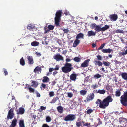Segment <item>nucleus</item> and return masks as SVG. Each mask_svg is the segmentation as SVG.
Returning <instances> with one entry per match:
<instances>
[{
    "label": "nucleus",
    "mask_w": 127,
    "mask_h": 127,
    "mask_svg": "<svg viewBox=\"0 0 127 127\" xmlns=\"http://www.w3.org/2000/svg\"><path fill=\"white\" fill-rule=\"evenodd\" d=\"M13 108H12L8 111L6 118V121L8 120L9 119H11L14 117V114L13 113Z\"/></svg>",
    "instance_id": "423d86ee"
},
{
    "label": "nucleus",
    "mask_w": 127,
    "mask_h": 127,
    "mask_svg": "<svg viewBox=\"0 0 127 127\" xmlns=\"http://www.w3.org/2000/svg\"><path fill=\"white\" fill-rule=\"evenodd\" d=\"M35 27L34 26L31 24H29L27 27V29L29 30H31L32 29L34 28Z\"/></svg>",
    "instance_id": "a878e982"
},
{
    "label": "nucleus",
    "mask_w": 127,
    "mask_h": 127,
    "mask_svg": "<svg viewBox=\"0 0 127 127\" xmlns=\"http://www.w3.org/2000/svg\"><path fill=\"white\" fill-rule=\"evenodd\" d=\"M19 111L17 112L18 114H23L25 112V110L22 107H21L19 109Z\"/></svg>",
    "instance_id": "2eb2a0df"
},
{
    "label": "nucleus",
    "mask_w": 127,
    "mask_h": 127,
    "mask_svg": "<svg viewBox=\"0 0 127 127\" xmlns=\"http://www.w3.org/2000/svg\"><path fill=\"white\" fill-rule=\"evenodd\" d=\"M84 35L82 33H80L78 34L76 37V38L77 39L81 38L83 39L84 38Z\"/></svg>",
    "instance_id": "aec40b11"
},
{
    "label": "nucleus",
    "mask_w": 127,
    "mask_h": 127,
    "mask_svg": "<svg viewBox=\"0 0 127 127\" xmlns=\"http://www.w3.org/2000/svg\"><path fill=\"white\" fill-rule=\"evenodd\" d=\"M95 33L92 31H89L88 32L87 35L89 37L92 35H95Z\"/></svg>",
    "instance_id": "393cba45"
},
{
    "label": "nucleus",
    "mask_w": 127,
    "mask_h": 127,
    "mask_svg": "<svg viewBox=\"0 0 127 127\" xmlns=\"http://www.w3.org/2000/svg\"><path fill=\"white\" fill-rule=\"evenodd\" d=\"M103 63L105 66H108L110 64V63L108 62L103 61Z\"/></svg>",
    "instance_id": "c9c22d12"
},
{
    "label": "nucleus",
    "mask_w": 127,
    "mask_h": 127,
    "mask_svg": "<svg viewBox=\"0 0 127 127\" xmlns=\"http://www.w3.org/2000/svg\"><path fill=\"white\" fill-rule=\"evenodd\" d=\"M113 99L110 96H107L104 98L102 101L101 100L98 99L97 101H96L95 103L96 104L98 103L99 102V107L102 109H105L106 107L109 104V103L112 102Z\"/></svg>",
    "instance_id": "f257e3e1"
},
{
    "label": "nucleus",
    "mask_w": 127,
    "mask_h": 127,
    "mask_svg": "<svg viewBox=\"0 0 127 127\" xmlns=\"http://www.w3.org/2000/svg\"><path fill=\"white\" fill-rule=\"evenodd\" d=\"M98 86L97 84H95V85H93L92 86V87L94 89H95L97 88Z\"/></svg>",
    "instance_id": "3c124183"
},
{
    "label": "nucleus",
    "mask_w": 127,
    "mask_h": 127,
    "mask_svg": "<svg viewBox=\"0 0 127 127\" xmlns=\"http://www.w3.org/2000/svg\"><path fill=\"white\" fill-rule=\"evenodd\" d=\"M41 68L39 66H37L34 69L33 71L35 73L37 72V73L39 74L41 72Z\"/></svg>",
    "instance_id": "f8f14e48"
},
{
    "label": "nucleus",
    "mask_w": 127,
    "mask_h": 127,
    "mask_svg": "<svg viewBox=\"0 0 127 127\" xmlns=\"http://www.w3.org/2000/svg\"><path fill=\"white\" fill-rule=\"evenodd\" d=\"M63 60V57L60 54L56 55V60L59 61L60 60Z\"/></svg>",
    "instance_id": "6ab92c4d"
},
{
    "label": "nucleus",
    "mask_w": 127,
    "mask_h": 127,
    "mask_svg": "<svg viewBox=\"0 0 127 127\" xmlns=\"http://www.w3.org/2000/svg\"><path fill=\"white\" fill-rule=\"evenodd\" d=\"M97 58V59L99 61H100L102 60V57L100 55H98L96 56Z\"/></svg>",
    "instance_id": "a18cd8bd"
},
{
    "label": "nucleus",
    "mask_w": 127,
    "mask_h": 127,
    "mask_svg": "<svg viewBox=\"0 0 127 127\" xmlns=\"http://www.w3.org/2000/svg\"><path fill=\"white\" fill-rule=\"evenodd\" d=\"M20 64L22 66H24L25 64V61L23 57L20 59Z\"/></svg>",
    "instance_id": "7c9ffc66"
},
{
    "label": "nucleus",
    "mask_w": 127,
    "mask_h": 127,
    "mask_svg": "<svg viewBox=\"0 0 127 127\" xmlns=\"http://www.w3.org/2000/svg\"><path fill=\"white\" fill-rule=\"evenodd\" d=\"M109 28V26L107 25H105L104 26L101 28V31L103 32Z\"/></svg>",
    "instance_id": "cd10ccee"
},
{
    "label": "nucleus",
    "mask_w": 127,
    "mask_h": 127,
    "mask_svg": "<svg viewBox=\"0 0 127 127\" xmlns=\"http://www.w3.org/2000/svg\"><path fill=\"white\" fill-rule=\"evenodd\" d=\"M76 77L77 75L76 74L73 73L70 75V78L71 80L75 81L76 79Z\"/></svg>",
    "instance_id": "4468645a"
},
{
    "label": "nucleus",
    "mask_w": 127,
    "mask_h": 127,
    "mask_svg": "<svg viewBox=\"0 0 127 127\" xmlns=\"http://www.w3.org/2000/svg\"><path fill=\"white\" fill-rule=\"evenodd\" d=\"M73 60L74 61L77 62H78L80 61V59L78 57H76L74 58Z\"/></svg>",
    "instance_id": "f704fd0d"
},
{
    "label": "nucleus",
    "mask_w": 127,
    "mask_h": 127,
    "mask_svg": "<svg viewBox=\"0 0 127 127\" xmlns=\"http://www.w3.org/2000/svg\"><path fill=\"white\" fill-rule=\"evenodd\" d=\"M94 29L97 32H99L101 31V27L99 25H97Z\"/></svg>",
    "instance_id": "4be33fe9"
},
{
    "label": "nucleus",
    "mask_w": 127,
    "mask_h": 127,
    "mask_svg": "<svg viewBox=\"0 0 127 127\" xmlns=\"http://www.w3.org/2000/svg\"><path fill=\"white\" fill-rule=\"evenodd\" d=\"M102 52L103 53H110L111 52L113 51L112 49H111L110 48L108 49H103L101 50Z\"/></svg>",
    "instance_id": "ddd939ff"
},
{
    "label": "nucleus",
    "mask_w": 127,
    "mask_h": 127,
    "mask_svg": "<svg viewBox=\"0 0 127 127\" xmlns=\"http://www.w3.org/2000/svg\"><path fill=\"white\" fill-rule=\"evenodd\" d=\"M31 84L32 85L31 86L35 88L37 87L38 85V82L35 81H32V82Z\"/></svg>",
    "instance_id": "a211bd4d"
},
{
    "label": "nucleus",
    "mask_w": 127,
    "mask_h": 127,
    "mask_svg": "<svg viewBox=\"0 0 127 127\" xmlns=\"http://www.w3.org/2000/svg\"><path fill=\"white\" fill-rule=\"evenodd\" d=\"M95 65L99 66H101L102 65V63L100 61L95 60L93 62Z\"/></svg>",
    "instance_id": "dca6fc26"
},
{
    "label": "nucleus",
    "mask_w": 127,
    "mask_h": 127,
    "mask_svg": "<svg viewBox=\"0 0 127 127\" xmlns=\"http://www.w3.org/2000/svg\"><path fill=\"white\" fill-rule=\"evenodd\" d=\"M96 25H97L95 23H94L91 24V27L92 28V29L94 28H95Z\"/></svg>",
    "instance_id": "49530a36"
},
{
    "label": "nucleus",
    "mask_w": 127,
    "mask_h": 127,
    "mask_svg": "<svg viewBox=\"0 0 127 127\" xmlns=\"http://www.w3.org/2000/svg\"><path fill=\"white\" fill-rule=\"evenodd\" d=\"M120 90H117L116 92L115 95L116 96H119L121 95Z\"/></svg>",
    "instance_id": "473e14b6"
},
{
    "label": "nucleus",
    "mask_w": 127,
    "mask_h": 127,
    "mask_svg": "<svg viewBox=\"0 0 127 127\" xmlns=\"http://www.w3.org/2000/svg\"><path fill=\"white\" fill-rule=\"evenodd\" d=\"M120 100L123 105L127 106V92H125L123 95L121 96Z\"/></svg>",
    "instance_id": "20e7f679"
},
{
    "label": "nucleus",
    "mask_w": 127,
    "mask_h": 127,
    "mask_svg": "<svg viewBox=\"0 0 127 127\" xmlns=\"http://www.w3.org/2000/svg\"><path fill=\"white\" fill-rule=\"evenodd\" d=\"M19 127H25L24 121L23 120H21L19 122Z\"/></svg>",
    "instance_id": "b1692460"
},
{
    "label": "nucleus",
    "mask_w": 127,
    "mask_h": 127,
    "mask_svg": "<svg viewBox=\"0 0 127 127\" xmlns=\"http://www.w3.org/2000/svg\"><path fill=\"white\" fill-rule=\"evenodd\" d=\"M67 94V95L68 97L71 98L73 96V94L71 93H68Z\"/></svg>",
    "instance_id": "8fccbe9b"
},
{
    "label": "nucleus",
    "mask_w": 127,
    "mask_h": 127,
    "mask_svg": "<svg viewBox=\"0 0 127 127\" xmlns=\"http://www.w3.org/2000/svg\"><path fill=\"white\" fill-rule=\"evenodd\" d=\"M46 108V107H44L43 106H41L40 107V109H41V111H40L39 110V112H41L42 111V110H45Z\"/></svg>",
    "instance_id": "de8ad7c7"
},
{
    "label": "nucleus",
    "mask_w": 127,
    "mask_h": 127,
    "mask_svg": "<svg viewBox=\"0 0 127 127\" xmlns=\"http://www.w3.org/2000/svg\"><path fill=\"white\" fill-rule=\"evenodd\" d=\"M39 44L38 42L36 41H34L31 43V45L33 46H38Z\"/></svg>",
    "instance_id": "c756f323"
},
{
    "label": "nucleus",
    "mask_w": 127,
    "mask_h": 127,
    "mask_svg": "<svg viewBox=\"0 0 127 127\" xmlns=\"http://www.w3.org/2000/svg\"><path fill=\"white\" fill-rule=\"evenodd\" d=\"M114 81L116 82H117V80H118V78H117V77H115L114 78Z\"/></svg>",
    "instance_id": "0e129e2a"
},
{
    "label": "nucleus",
    "mask_w": 127,
    "mask_h": 127,
    "mask_svg": "<svg viewBox=\"0 0 127 127\" xmlns=\"http://www.w3.org/2000/svg\"><path fill=\"white\" fill-rule=\"evenodd\" d=\"M42 127H49V126L46 124H44L43 125Z\"/></svg>",
    "instance_id": "052dcab7"
},
{
    "label": "nucleus",
    "mask_w": 127,
    "mask_h": 127,
    "mask_svg": "<svg viewBox=\"0 0 127 127\" xmlns=\"http://www.w3.org/2000/svg\"><path fill=\"white\" fill-rule=\"evenodd\" d=\"M62 10H59L56 12V27H60L61 26V24L60 23L61 21V18L62 16Z\"/></svg>",
    "instance_id": "f03ea898"
},
{
    "label": "nucleus",
    "mask_w": 127,
    "mask_h": 127,
    "mask_svg": "<svg viewBox=\"0 0 127 127\" xmlns=\"http://www.w3.org/2000/svg\"><path fill=\"white\" fill-rule=\"evenodd\" d=\"M125 52H122L121 53V54L122 55H125L126 54L125 53Z\"/></svg>",
    "instance_id": "774afa93"
},
{
    "label": "nucleus",
    "mask_w": 127,
    "mask_h": 127,
    "mask_svg": "<svg viewBox=\"0 0 127 127\" xmlns=\"http://www.w3.org/2000/svg\"><path fill=\"white\" fill-rule=\"evenodd\" d=\"M66 62H70L71 61V60L68 58H67L65 60Z\"/></svg>",
    "instance_id": "e2e57ef3"
},
{
    "label": "nucleus",
    "mask_w": 127,
    "mask_h": 127,
    "mask_svg": "<svg viewBox=\"0 0 127 127\" xmlns=\"http://www.w3.org/2000/svg\"><path fill=\"white\" fill-rule=\"evenodd\" d=\"M29 92L30 93H34V89L32 88L31 87L30 88H29Z\"/></svg>",
    "instance_id": "ea45409f"
},
{
    "label": "nucleus",
    "mask_w": 127,
    "mask_h": 127,
    "mask_svg": "<svg viewBox=\"0 0 127 127\" xmlns=\"http://www.w3.org/2000/svg\"><path fill=\"white\" fill-rule=\"evenodd\" d=\"M80 41L77 39H75L73 44V47H76L79 43Z\"/></svg>",
    "instance_id": "f3484780"
},
{
    "label": "nucleus",
    "mask_w": 127,
    "mask_h": 127,
    "mask_svg": "<svg viewBox=\"0 0 127 127\" xmlns=\"http://www.w3.org/2000/svg\"><path fill=\"white\" fill-rule=\"evenodd\" d=\"M49 95L50 96H52L54 95V93L53 92H50L49 93Z\"/></svg>",
    "instance_id": "5fc2aeb1"
},
{
    "label": "nucleus",
    "mask_w": 127,
    "mask_h": 127,
    "mask_svg": "<svg viewBox=\"0 0 127 127\" xmlns=\"http://www.w3.org/2000/svg\"><path fill=\"white\" fill-rule=\"evenodd\" d=\"M56 102V98H53L51 102L52 103H54Z\"/></svg>",
    "instance_id": "680f3d73"
},
{
    "label": "nucleus",
    "mask_w": 127,
    "mask_h": 127,
    "mask_svg": "<svg viewBox=\"0 0 127 127\" xmlns=\"http://www.w3.org/2000/svg\"><path fill=\"white\" fill-rule=\"evenodd\" d=\"M3 72L5 76L7 75L8 74V73L6 69L4 68H3Z\"/></svg>",
    "instance_id": "c03bdc74"
},
{
    "label": "nucleus",
    "mask_w": 127,
    "mask_h": 127,
    "mask_svg": "<svg viewBox=\"0 0 127 127\" xmlns=\"http://www.w3.org/2000/svg\"><path fill=\"white\" fill-rule=\"evenodd\" d=\"M122 78L125 80H127V73L123 72L121 74Z\"/></svg>",
    "instance_id": "5701e85b"
},
{
    "label": "nucleus",
    "mask_w": 127,
    "mask_h": 127,
    "mask_svg": "<svg viewBox=\"0 0 127 127\" xmlns=\"http://www.w3.org/2000/svg\"><path fill=\"white\" fill-rule=\"evenodd\" d=\"M27 59L28 61V63L30 64H33V59L32 56H28Z\"/></svg>",
    "instance_id": "9b49d317"
},
{
    "label": "nucleus",
    "mask_w": 127,
    "mask_h": 127,
    "mask_svg": "<svg viewBox=\"0 0 127 127\" xmlns=\"http://www.w3.org/2000/svg\"><path fill=\"white\" fill-rule=\"evenodd\" d=\"M115 32L116 33H124V31L123 30L120 29H118L116 30Z\"/></svg>",
    "instance_id": "58836bf2"
},
{
    "label": "nucleus",
    "mask_w": 127,
    "mask_h": 127,
    "mask_svg": "<svg viewBox=\"0 0 127 127\" xmlns=\"http://www.w3.org/2000/svg\"><path fill=\"white\" fill-rule=\"evenodd\" d=\"M90 60V59H88L85 60L81 64V67H85L88 66V63Z\"/></svg>",
    "instance_id": "9d476101"
},
{
    "label": "nucleus",
    "mask_w": 127,
    "mask_h": 127,
    "mask_svg": "<svg viewBox=\"0 0 127 127\" xmlns=\"http://www.w3.org/2000/svg\"><path fill=\"white\" fill-rule=\"evenodd\" d=\"M31 86L30 85H29V84H26V85L25 87V89H29V88H30Z\"/></svg>",
    "instance_id": "603ef678"
},
{
    "label": "nucleus",
    "mask_w": 127,
    "mask_h": 127,
    "mask_svg": "<svg viewBox=\"0 0 127 127\" xmlns=\"http://www.w3.org/2000/svg\"><path fill=\"white\" fill-rule=\"evenodd\" d=\"M64 33H67L69 32V30L68 29H64L63 30Z\"/></svg>",
    "instance_id": "864d4df0"
},
{
    "label": "nucleus",
    "mask_w": 127,
    "mask_h": 127,
    "mask_svg": "<svg viewBox=\"0 0 127 127\" xmlns=\"http://www.w3.org/2000/svg\"><path fill=\"white\" fill-rule=\"evenodd\" d=\"M95 94L94 93H90L86 97V99L84 100L86 103L89 102L90 101L92 100L94 98Z\"/></svg>",
    "instance_id": "0eeeda50"
},
{
    "label": "nucleus",
    "mask_w": 127,
    "mask_h": 127,
    "mask_svg": "<svg viewBox=\"0 0 127 127\" xmlns=\"http://www.w3.org/2000/svg\"><path fill=\"white\" fill-rule=\"evenodd\" d=\"M106 92L104 90H98L97 91V93L100 94H104Z\"/></svg>",
    "instance_id": "2f4dec72"
},
{
    "label": "nucleus",
    "mask_w": 127,
    "mask_h": 127,
    "mask_svg": "<svg viewBox=\"0 0 127 127\" xmlns=\"http://www.w3.org/2000/svg\"><path fill=\"white\" fill-rule=\"evenodd\" d=\"M48 29L50 30H52L54 29V27L52 25H49L48 26Z\"/></svg>",
    "instance_id": "a19ab883"
},
{
    "label": "nucleus",
    "mask_w": 127,
    "mask_h": 127,
    "mask_svg": "<svg viewBox=\"0 0 127 127\" xmlns=\"http://www.w3.org/2000/svg\"><path fill=\"white\" fill-rule=\"evenodd\" d=\"M93 111V110L91 109H89L87 111V113L88 114H90Z\"/></svg>",
    "instance_id": "37998d69"
},
{
    "label": "nucleus",
    "mask_w": 127,
    "mask_h": 127,
    "mask_svg": "<svg viewBox=\"0 0 127 127\" xmlns=\"http://www.w3.org/2000/svg\"><path fill=\"white\" fill-rule=\"evenodd\" d=\"M17 123V120L16 119H13L12 121L11 125V126L12 127H14L16 126Z\"/></svg>",
    "instance_id": "412c9836"
},
{
    "label": "nucleus",
    "mask_w": 127,
    "mask_h": 127,
    "mask_svg": "<svg viewBox=\"0 0 127 127\" xmlns=\"http://www.w3.org/2000/svg\"><path fill=\"white\" fill-rule=\"evenodd\" d=\"M119 122L121 127H126L127 126V120L126 119L120 118L119 119Z\"/></svg>",
    "instance_id": "6e6552de"
},
{
    "label": "nucleus",
    "mask_w": 127,
    "mask_h": 127,
    "mask_svg": "<svg viewBox=\"0 0 127 127\" xmlns=\"http://www.w3.org/2000/svg\"><path fill=\"white\" fill-rule=\"evenodd\" d=\"M90 125V123H87L85 124H84L83 125L85 126H88V125Z\"/></svg>",
    "instance_id": "4d7b16f0"
},
{
    "label": "nucleus",
    "mask_w": 127,
    "mask_h": 127,
    "mask_svg": "<svg viewBox=\"0 0 127 127\" xmlns=\"http://www.w3.org/2000/svg\"><path fill=\"white\" fill-rule=\"evenodd\" d=\"M43 79L42 82L44 83L47 82L49 81V79L47 76H44L43 77Z\"/></svg>",
    "instance_id": "c85d7f7f"
},
{
    "label": "nucleus",
    "mask_w": 127,
    "mask_h": 127,
    "mask_svg": "<svg viewBox=\"0 0 127 127\" xmlns=\"http://www.w3.org/2000/svg\"><path fill=\"white\" fill-rule=\"evenodd\" d=\"M101 77V75L99 74H97L94 75V78L96 79H98Z\"/></svg>",
    "instance_id": "e433bc0d"
},
{
    "label": "nucleus",
    "mask_w": 127,
    "mask_h": 127,
    "mask_svg": "<svg viewBox=\"0 0 127 127\" xmlns=\"http://www.w3.org/2000/svg\"><path fill=\"white\" fill-rule=\"evenodd\" d=\"M49 31V30L47 28H45V33H46Z\"/></svg>",
    "instance_id": "bf43d9fd"
},
{
    "label": "nucleus",
    "mask_w": 127,
    "mask_h": 127,
    "mask_svg": "<svg viewBox=\"0 0 127 127\" xmlns=\"http://www.w3.org/2000/svg\"><path fill=\"white\" fill-rule=\"evenodd\" d=\"M51 119L49 116H47L46 117V120L47 122H50L51 121Z\"/></svg>",
    "instance_id": "4c0bfd02"
},
{
    "label": "nucleus",
    "mask_w": 127,
    "mask_h": 127,
    "mask_svg": "<svg viewBox=\"0 0 127 127\" xmlns=\"http://www.w3.org/2000/svg\"><path fill=\"white\" fill-rule=\"evenodd\" d=\"M59 112L60 113H63V107L61 106H58L57 108Z\"/></svg>",
    "instance_id": "bb28decb"
},
{
    "label": "nucleus",
    "mask_w": 127,
    "mask_h": 127,
    "mask_svg": "<svg viewBox=\"0 0 127 127\" xmlns=\"http://www.w3.org/2000/svg\"><path fill=\"white\" fill-rule=\"evenodd\" d=\"M80 94L82 95H84L86 94L87 91L84 90H82L80 91Z\"/></svg>",
    "instance_id": "72a5a7b5"
},
{
    "label": "nucleus",
    "mask_w": 127,
    "mask_h": 127,
    "mask_svg": "<svg viewBox=\"0 0 127 127\" xmlns=\"http://www.w3.org/2000/svg\"><path fill=\"white\" fill-rule=\"evenodd\" d=\"M36 95L37 97H39L40 96V94L38 92H37L36 93Z\"/></svg>",
    "instance_id": "69168bd1"
},
{
    "label": "nucleus",
    "mask_w": 127,
    "mask_h": 127,
    "mask_svg": "<svg viewBox=\"0 0 127 127\" xmlns=\"http://www.w3.org/2000/svg\"><path fill=\"white\" fill-rule=\"evenodd\" d=\"M106 90H107L109 91L110 89V86L108 84L106 85Z\"/></svg>",
    "instance_id": "6e6d98bb"
},
{
    "label": "nucleus",
    "mask_w": 127,
    "mask_h": 127,
    "mask_svg": "<svg viewBox=\"0 0 127 127\" xmlns=\"http://www.w3.org/2000/svg\"><path fill=\"white\" fill-rule=\"evenodd\" d=\"M108 17L111 21H116L118 18V15L115 14L110 15Z\"/></svg>",
    "instance_id": "1a4fd4ad"
},
{
    "label": "nucleus",
    "mask_w": 127,
    "mask_h": 127,
    "mask_svg": "<svg viewBox=\"0 0 127 127\" xmlns=\"http://www.w3.org/2000/svg\"><path fill=\"white\" fill-rule=\"evenodd\" d=\"M75 115L74 114H69L67 115L64 118V120L66 121H72L76 119Z\"/></svg>",
    "instance_id": "39448f33"
},
{
    "label": "nucleus",
    "mask_w": 127,
    "mask_h": 127,
    "mask_svg": "<svg viewBox=\"0 0 127 127\" xmlns=\"http://www.w3.org/2000/svg\"><path fill=\"white\" fill-rule=\"evenodd\" d=\"M105 45V43H103V44H101L100 47L98 48V50H100L102 49V48L104 47Z\"/></svg>",
    "instance_id": "79ce46f5"
},
{
    "label": "nucleus",
    "mask_w": 127,
    "mask_h": 127,
    "mask_svg": "<svg viewBox=\"0 0 127 127\" xmlns=\"http://www.w3.org/2000/svg\"><path fill=\"white\" fill-rule=\"evenodd\" d=\"M81 123L80 122H77L76 123V125L78 127H79L81 126Z\"/></svg>",
    "instance_id": "09e8293b"
},
{
    "label": "nucleus",
    "mask_w": 127,
    "mask_h": 127,
    "mask_svg": "<svg viewBox=\"0 0 127 127\" xmlns=\"http://www.w3.org/2000/svg\"><path fill=\"white\" fill-rule=\"evenodd\" d=\"M41 86H42V87L43 88H45V87H46V85L43 84V83H42L41 84Z\"/></svg>",
    "instance_id": "338daca9"
},
{
    "label": "nucleus",
    "mask_w": 127,
    "mask_h": 127,
    "mask_svg": "<svg viewBox=\"0 0 127 127\" xmlns=\"http://www.w3.org/2000/svg\"><path fill=\"white\" fill-rule=\"evenodd\" d=\"M35 54L38 57H40L41 56V54L40 53L37 52H36Z\"/></svg>",
    "instance_id": "13d9d810"
},
{
    "label": "nucleus",
    "mask_w": 127,
    "mask_h": 127,
    "mask_svg": "<svg viewBox=\"0 0 127 127\" xmlns=\"http://www.w3.org/2000/svg\"><path fill=\"white\" fill-rule=\"evenodd\" d=\"M71 66L72 64H71L66 62L64 66L62 68L63 72L65 73L69 72L73 69V67H71Z\"/></svg>",
    "instance_id": "7ed1b4c3"
}]
</instances>
